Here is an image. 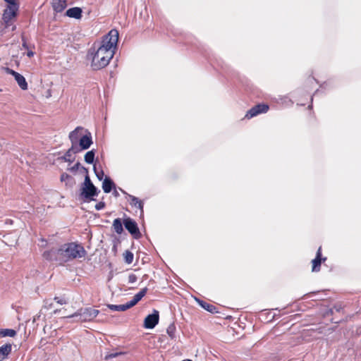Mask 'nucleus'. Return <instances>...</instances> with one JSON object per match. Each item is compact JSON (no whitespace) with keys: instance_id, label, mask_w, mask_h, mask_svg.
<instances>
[{"instance_id":"nucleus-28","label":"nucleus","mask_w":361,"mask_h":361,"mask_svg":"<svg viewBox=\"0 0 361 361\" xmlns=\"http://www.w3.org/2000/svg\"><path fill=\"white\" fill-rule=\"evenodd\" d=\"M22 42H23L22 46H23V47L25 49L29 50L30 49H33L34 48V46H31V45L27 44V40H26V39L25 38L24 36H22Z\"/></svg>"},{"instance_id":"nucleus-2","label":"nucleus","mask_w":361,"mask_h":361,"mask_svg":"<svg viewBox=\"0 0 361 361\" xmlns=\"http://www.w3.org/2000/svg\"><path fill=\"white\" fill-rule=\"evenodd\" d=\"M56 260L60 264L85 257L87 252L84 247L77 243H68L62 245L56 250Z\"/></svg>"},{"instance_id":"nucleus-36","label":"nucleus","mask_w":361,"mask_h":361,"mask_svg":"<svg viewBox=\"0 0 361 361\" xmlns=\"http://www.w3.org/2000/svg\"><path fill=\"white\" fill-rule=\"evenodd\" d=\"M51 305H52L51 303L48 304V301L47 300L45 302V307L47 308H51Z\"/></svg>"},{"instance_id":"nucleus-5","label":"nucleus","mask_w":361,"mask_h":361,"mask_svg":"<svg viewBox=\"0 0 361 361\" xmlns=\"http://www.w3.org/2000/svg\"><path fill=\"white\" fill-rule=\"evenodd\" d=\"M99 310L93 308H85L84 310H80L77 312L64 316L66 318L79 317V321L80 322H89L94 319L99 314Z\"/></svg>"},{"instance_id":"nucleus-4","label":"nucleus","mask_w":361,"mask_h":361,"mask_svg":"<svg viewBox=\"0 0 361 361\" xmlns=\"http://www.w3.org/2000/svg\"><path fill=\"white\" fill-rule=\"evenodd\" d=\"M98 195L97 188L92 183L88 175L85 177L82 185L80 195L87 201L94 200L93 197Z\"/></svg>"},{"instance_id":"nucleus-17","label":"nucleus","mask_w":361,"mask_h":361,"mask_svg":"<svg viewBox=\"0 0 361 361\" xmlns=\"http://www.w3.org/2000/svg\"><path fill=\"white\" fill-rule=\"evenodd\" d=\"M11 352V345L5 344L0 347V361L6 358Z\"/></svg>"},{"instance_id":"nucleus-18","label":"nucleus","mask_w":361,"mask_h":361,"mask_svg":"<svg viewBox=\"0 0 361 361\" xmlns=\"http://www.w3.org/2000/svg\"><path fill=\"white\" fill-rule=\"evenodd\" d=\"M198 303L202 308H204L205 310L208 311L209 312H211V313L218 312L216 307L211 303L207 302L203 300H198Z\"/></svg>"},{"instance_id":"nucleus-13","label":"nucleus","mask_w":361,"mask_h":361,"mask_svg":"<svg viewBox=\"0 0 361 361\" xmlns=\"http://www.w3.org/2000/svg\"><path fill=\"white\" fill-rule=\"evenodd\" d=\"M79 144L82 149H88L92 144L91 134L89 133L88 134L83 135L80 139Z\"/></svg>"},{"instance_id":"nucleus-20","label":"nucleus","mask_w":361,"mask_h":361,"mask_svg":"<svg viewBox=\"0 0 361 361\" xmlns=\"http://www.w3.org/2000/svg\"><path fill=\"white\" fill-rule=\"evenodd\" d=\"M82 130V128L77 127L73 131H72L69 134V139L72 143V146H74V145L78 142V137H79L78 132Z\"/></svg>"},{"instance_id":"nucleus-31","label":"nucleus","mask_w":361,"mask_h":361,"mask_svg":"<svg viewBox=\"0 0 361 361\" xmlns=\"http://www.w3.org/2000/svg\"><path fill=\"white\" fill-rule=\"evenodd\" d=\"M54 300L57 303H59L60 305H64V304L67 303V300L65 298H59V297H55L54 298Z\"/></svg>"},{"instance_id":"nucleus-16","label":"nucleus","mask_w":361,"mask_h":361,"mask_svg":"<svg viewBox=\"0 0 361 361\" xmlns=\"http://www.w3.org/2000/svg\"><path fill=\"white\" fill-rule=\"evenodd\" d=\"M114 187V183L109 177H106L102 183V189L105 193H109Z\"/></svg>"},{"instance_id":"nucleus-21","label":"nucleus","mask_w":361,"mask_h":361,"mask_svg":"<svg viewBox=\"0 0 361 361\" xmlns=\"http://www.w3.org/2000/svg\"><path fill=\"white\" fill-rule=\"evenodd\" d=\"M113 228L117 234H121L123 232V225L121 219H115L113 221Z\"/></svg>"},{"instance_id":"nucleus-9","label":"nucleus","mask_w":361,"mask_h":361,"mask_svg":"<svg viewBox=\"0 0 361 361\" xmlns=\"http://www.w3.org/2000/svg\"><path fill=\"white\" fill-rule=\"evenodd\" d=\"M326 260V257H322V247L320 246L316 253V257L312 260V271L318 272L321 269L322 262H325Z\"/></svg>"},{"instance_id":"nucleus-23","label":"nucleus","mask_w":361,"mask_h":361,"mask_svg":"<svg viewBox=\"0 0 361 361\" xmlns=\"http://www.w3.org/2000/svg\"><path fill=\"white\" fill-rule=\"evenodd\" d=\"M56 250H49V251H45L44 253H43V257L47 259V260H49V261H56V262H59V260H56Z\"/></svg>"},{"instance_id":"nucleus-35","label":"nucleus","mask_w":361,"mask_h":361,"mask_svg":"<svg viewBox=\"0 0 361 361\" xmlns=\"http://www.w3.org/2000/svg\"><path fill=\"white\" fill-rule=\"evenodd\" d=\"M32 49H30L27 50V56L28 57H30H30H32V56H34V54H35V53L32 51Z\"/></svg>"},{"instance_id":"nucleus-15","label":"nucleus","mask_w":361,"mask_h":361,"mask_svg":"<svg viewBox=\"0 0 361 361\" xmlns=\"http://www.w3.org/2000/svg\"><path fill=\"white\" fill-rule=\"evenodd\" d=\"M147 292V288H144L140 292L136 293L134 295L133 300H131L130 301L128 302L130 306L131 307L135 306L146 295Z\"/></svg>"},{"instance_id":"nucleus-37","label":"nucleus","mask_w":361,"mask_h":361,"mask_svg":"<svg viewBox=\"0 0 361 361\" xmlns=\"http://www.w3.org/2000/svg\"><path fill=\"white\" fill-rule=\"evenodd\" d=\"M79 165V163L76 164L75 166H74L73 167H72V170H76L78 169V166Z\"/></svg>"},{"instance_id":"nucleus-25","label":"nucleus","mask_w":361,"mask_h":361,"mask_svg":"<svg viewBox=\"0 0 361 361\" xmlns=\"http://www.w3.org/2000/svg\"><path fill=\"white\" fill-rule=\"evenodd\" d=\"M124 260L127 264H131L133 262L134 255L132 252L126 250L123 253Z\"/></svg>"},{"instance_id":"nucleus-33","label":"nucleus","mask_w":361,"mask_h":361,"mask_svg":"<svg viewBox=\"0 0 361 361\" xmlns=\"http://www.w3.org/2000/svg\"><path fill=\"white\" fill-rule=\"evenodd\" d=\"M71 176L68 174V173H63L61 174V181H63L68 178H69Z\"/></svg>"},{"instance_id":"nucleus-1","label":"nucleus","mask_w":361,"mask_h":361,"mask_svg":"<svg viewBox=\"0 0 361 361\" xmlns=\"http://www.w3.org/2000/svg\"><path fill=\"white\" fill-rule=\"evenodd\" d=\"M118 41V32L112 29L103 37L97 48L96 43L94 44V47L88 54L91 57V67L93 70H101L109 63L115 54Z\"/></svg>"},{"instance_id":"nucleus-19","label":"nucleus","mask_w":361,"mask_h":361,"mask_svg":"<svg viewBox=\"0 0 361 361\" xmlns=\"http://www.w3.org/2000/svg\"><path fill=\"white\" fill-rule=\"evenodd\" d=\"M108 307L112 311L119 312H123L131 308L128 302L123 305H108Z\"/></svg>"},{"instance_id":"nucleus-32","label":"nucleus","mask_w":361,"mask_h":361,"mask_svg":"<svg viewBox=\"0 0 361 361\" xmlns=\"http://www.w3.org/2000/svg\"><path fill=\"white\" fill-rule=\"evenodd\" d=\"M105 203L104 202H99L95 205L96 210L99 211L105 207Z\"/></svg>"},{"instance_id":"nucleus-27","label":"nucleus","mask_w":361,"mask_h":361,"mask_svg":"<svg viewBox=\"0 0 361 361\" xmlns=\"http://www.w3.org/2000/svg\"><path fill=\"white\" fill-rule=\"evenodd\" d=\"M167 334H169V336L171 338H173L175 337V331H176V327L173 324H171L170 325L168 328H167Z\"/></svg>"},{"instance_id":"nucleus-11","label":"nucleus","mask_w":361,"mask_h":361,"mask_svg":"<svg viewBox=\"0 0 361 361\" xmlns=\"http://www.w3.org/2000/svg\"><path fill=\"white\" fill-rule=\"evenodd\" d=\"M128 202L132 207L137 208L140 210V214H143L144 203L142 200L133 195H128Z\"/></svg>"},{"instance_id":"nucleus-7","label":"nucleus","mask_w":361,"mask_h":361,"mask_svg":"<svg viewBox=\"0 0 361 361\" xmlns=\"http://www.w3.org/2000/svg\"><path fill=\"white\" fill-rule=\"evenodd\" d=\"M123 224L126 230L135 238H139L141 235L137 224L135 221L130 217L123 219Z\"/></svg>"},{"instance_id":"nucleus-3","label":"nucleus","mask_w":361,"mask_h":361,"mask_svg":"<svg viewBox=\"0 0 361 361\" xmlns=\"http://www.w3.org/2000/svg\"><path fill=\"white\" fill-rule=\"evenodd\" d=\"M6 3V8L2 16V20L6 28L12 26V30L16 29L13 25L19 10L18 0H4Z\"/></svg>"},{"instance_id":"nucleus-24","label":"nucleus","mask_w":361,"mask_h":361,"mask_svg":"<svg viewBox=\"0 0 361 361\" xmlns=\"http://www.w3.org/2000/svg\"><path fill=\"white\" fill-rule=\"evenodd\" d=\"M16 335V331L13 329H6L0 331V336L1 337H14Z\"/></svg>"},{"instance_id":"nucleus-14","label":"nucleus","mask_w":361,"mask_h":361,"mask_svg":"<svg viewBox=\"0 0 361 361\" xmlns=\"http://www.w3.org/2000/svg\"><path fill=\"white\" fill-rule=\"evenodd\" d=\"M82 11L79 7H73L68 9L66 15L70 18L80 19L82 18Z\"/></svg>"},{"instance_id":"nucleus-30","label":"nucleus","mask_w":361,"mask_h":361,"mask_svg":"<svg viewBox=\"0 0 361 361\" xmlns=\"http://www.w3.org/2000/svg\"><path fill=\"white\" fill-rule=\"evenodd\" d=\"M123 354V353H110V354H108L105 356V360H108L109 359H111V358H114V357H116L117 356L120 355H122Z\"/></svg>"},{"instance_id":"nucleus-34","label":"nucleus","mask_w":361,"mask_h":361,"mask_svg":"<svg viewBox=\"0 0 361 361\" xmlns=\"http://www.w3.org/2000/svg\"><path fill=\"white\" fill-rule=\"evenodd\" d=\"M95 173H96V176L99 180H102L103 178V176H104L103 171H101L100 172L95 171Z\"/></svg>"},{"instance_id":"nucleus-12","label":"nucleus","mask_w":361,"mask_h":361,"mask_svg":"<svg viewBox=\"0 0 361 361\" xmlns=\"http://www.w3.org/2000/svg\"><path fill=\"white\" fill-rule=\"evenodd\" d=\"M52 8L56 13L62 12L67 6V0H52Z\"/></svg>"},{"instance_id":"nucleus-22","label":"nucleus","mask_w":361,"mask_h":361,"mask_svg":"<svg viewBox=\"0 0 361 361\" xmlns=\"http://www.w3.org/2000/svg\"><path fill=\"white\" fill-rule=\"evenodd\" d=\"M78 150H75V147L74 146H72L71 148H70L66 152V154H64V156L63 157V159L66 161H68V162H73V158L72 157L73 154L74 153H76L78 152Z\"/></svg>"},{"instance_id":"nucleus-10","label":"nucleus","mask_w":361,"mask_h":361,"mask_svg":"<svg viewBox=\"0 0 361 361\" xmlns=\"http://www.w3.org/2000/svg\"><path fill=\"white\" fill-rule=\"evenodd\" d=\"M159 316L157 311L154 313L147 315L144 321V326L146 329H153L159 322Z\"/></svg>"},{"instance_id":"nucleus-8","label":"nucleus","mask_w":361,"mask_h":361,"mask_svg":"<svg viewBox=\"0 0 361 361\" xmlns=\"http://www.w3.org/2000/svg\"><path fill=\"white\" fill-rule=\"evenodd\" d=\"M5 71L11 75H13L16 80L17 83L18 84L19 87L23 90H27L28 85L25 80V78L23 75L20 74L19 73L9 68H5Z\"/></svg>"},{"instance_id":"nucleus-6","label":"nucleus","mask_w":361,"mask_h":361,"mask_svg":"<svg viewBox=\"0 0 361 361\" xmlns=\"http://www.w3.org/2000/svg\"><path fill=\"white\" fill-rule=\"evenodd\" d=\"M269 109V106L267 104H258L252 107L249 111H247L245 118L250 119L255 116H258L261 114L267 113Z\"/></svg>"},{"instance_id":"nucleus-26","label":"nucleus","mask_w":361,"mask_h":361,"mask_svg":"<svg viewBox=\"0 0 361 361\" xmlns=\"http://www.w3.org/2000/svg\"><path fill=\"white\" fill-rule=\"evenodd\" d=\"M94 159V152L93 150L87 152L85 155V161L87 164H92Z\"/></svg>"},{"instance_id":"nucleus-29","label":"nucleus","mask_w":361,"mask_h":361,"mask_svg":"<svg viewBox=\"0 0 361 361\" xmlns=\"http://www.w3.org/2000/svg\"><path fill=\"white\" fill-rule=\"evenodd\" d=\"M137 277L135 274H131L128 276V282L129 283H134L137 281Z\"/></svg>"}]
</instances>
